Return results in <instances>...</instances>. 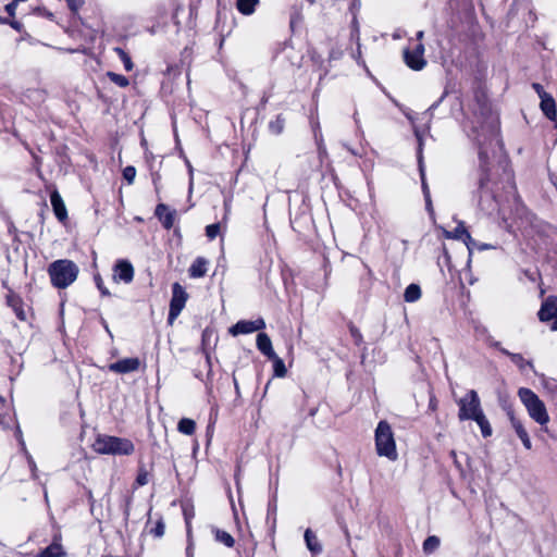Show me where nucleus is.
<instances>
[{"label":"nucleus","instance_id":"1","mask_svg":"<svg viewBox=\"0 0 557 557\" xmlns=\"http://www.w3.org/2000/svg\"><path fill=\"white\" fill-rule=\"evenodd\" d=\"M471 137L479 149L481 175L479 178V206L483 210L493 211L497 203L494 191L488 187V166L495 147L499 145L498 116L493 112L487 97L476 91L474 95L473 119L470 121Z\"/></svg>","mask_w":557,"mask_h":557},{"label":"nucleus","instance_id":"2","mask_svg":"<svg viewBox=\"0 0 557 557\" xmlns=\"http://www.w3.org/2000/svg\"><path fill=\"white\" fill-rule=\"evenodd\" d=\"M79 269L75 262L69 259H60L51 262L48 267V274L52 286L63 289L73 284L78 275Z\"/></svg>","mask_w":557,"mask_h":557},{"label":"nucleus","instance_id":"3","mask_svg":"<svg viewBox=\"0 0 557 557\" xmlns=\"http://www.w3.org/2000/svg\"><path fill=\"white\" fill-rule=\"evenodd\" d=\"M92 447L96 453L101 455L128 456L135 450L131 440L111 435H98Z\"/></svg>","mask_w":557,"mask_h":557},{"label":"nucleus","instance_id":"4","mask_svg":"<svg viewBox=\"0 0 557 557\" xmlns=\"http://www.w3.org/2000/svg\"><path fill=\"white\" fill-rule=\"evenodd\" d=\"M518 396L524 405L529 416L540 425H546L549 422V416L546 410L545 404L540 397L530 388L520 387Z\"/></svg>","mask_w":557,"mask_h":557},{"label":"nucleus","instance_id":"5","mask_svg":"<svg viewBox=\"0 0 557 557\" xmlns=\"http://www.w3.org/2000/svg\"><path fill=\"white\" fill-rule=\"evenodd\" d=\"M375 448L379 456L395 461L398 458L394 433L386 421H380L375 429Z\"/></svg>","mask_w":557,"mask_h":557},{"label":"nucleus","instance_id":"6","mask_svg":"<svg viewBox=\"0 0 557 557\" xmlns=\"http://www.w3.org/2000/svg\"><path fill=\"white\" fill-rule=\"evenodd\" d=\"M457 405L460 421L473 420L483 411L480 397L474 389L468 391L463 397L457 400Z\"/></svg>","mask_w":557,"mask_h":557},{"label":"nucleus","instance_id":"7","mask_svg":"<svg viewBox=\"0 0 557 557\" xmlns=\"http://www.w3.org/2000/svg\"><path fill=\"white\" fill-rule=\"evenodd\" d=\"M188 298V294L184 289V287L175 282L172 285V298L170 301L169 317L168 321L170 324L174 322V320L181 314L184 309L186 301Z\"/></svg>","mask_w":557,"mask_h":557},{"label":"nucleus","instance_id":"8","mask_svg":"<svg viewBox=\"0 0 557 557\" xmlns=\"http://www.w3.org/2000/svg\"><path fill=\"white\" fill-rule=\"evenodd\" d=\"M7 307L12 310L20 321H26L29 307L23 301V299L10 290L5 296Z\"/></svg>","mask_w":557,"mask_h":557},{"label":"nucleus","instance_id":"9","mask_svg":"<svg viewBox=\"0 0 557 557\" xmlns=\"http://www.w3.org/2000/svg\"><path fill=\"white\" fill-rule=\"evenodd\" d=\"M265 327V322L263 319H257L253 321L242 320L238 321L230 329V333L234 336L239 334H250L257 331H261Z\"/></svg>","mask_w":557,"mask_h":557},{"label":"nucleus","instance_id":"10","mask_svg":"<svg viewBox=\"0 0 557 557\" xmlns=\"http://www.w3.org/2000/svg\"><path fill=\"white\" fill-rule=\"evenodd\" d=\"M413 52L417 54V59H413L410 53V49L404 50V61L408 67H410L413 71H420L426 65V61L424 59V46L423 44H418L414 49H412Z\"/></svg>","mask_w":557,"mask_h":557},{"label":"nucleus","instance_id":"11","mask_svg":"<svg viewBox=\"0 0 557 557\" xmlns=\"http://www.w3.org/2000/svg\"><path fill=\"white\" fill-rule=\"evenodd\" d=\"M134 278V268L128 260H117L113 268V280L129 284Z\"/></svg>","mask_w":557,"mask_h":557},{"label":"nucleus","instance_id":"12","mask_svg":"<svg viewBox=\"0 0 557 557\" xmlns=\"http://www.w3.org/2000/svg\"><path fill=\"white\" fill-rule=\"evenodd\" d=\"M140 367V360L137 357L134 358H124L116 362L109 364V370L119 374H126L131 372H135Z\"/></svg>","mask_w":557,"mask_h":557},{"label":"nucleus","instance_id":"13","mask_svg":"<svg viewBox=\"0 0 557 557\" xmlns=\"http://www.w3.org/2000/svg\"><path fill=\"white\" fill-rule=\"evenodd\" d=\"M510 424L515 430L517 436L521 440L525 449L530 450L532 448V442L530 440L529 433L524 428L522 421L518 419L511 410L507 412Z\"/></svg>","mask_w":557,"mask_h":557},{"label":"nucleus","instance_id":"14","mask_svg":"<svg viewBox=\"0 0 557 557\" xmlns=\"http://www.w3.org/2000/svg\"><path fill=\"white\" fill-rule=\"evenodd\" d=\"M539 319L543 322L549 321L557 315V297L549 296L542 304L539 311Z\"/></svg>","mask_w":557,"mask_h":557},{"label":"nucleus","instance_id":"15","mask_svg":"<svg viewBox=\"0 0 557 557\" xmlns=\"http://www.w3.org/2000/svg\"><path fill=\"white\" fill-rule=\"evenodd\" d=\"M50 202L54 212L55 218L60 222L67 220V210L64 201L58 190H53L50 195Z\"/></svg>","mask_w":557,"mask_h":557},{"label":"nucleus","instance_id":"16","mask_svg":"<svg viewBox=\"0 0 557 557\" xmlns=\"http://www.w3.org/2000/svg\"><path fill=\"white\" fill-rule=\"evenodd\" d=\"M156 216L161 221L165 230H171L174 225L175 211H170L164 203H159L154 211Z\"/></svg>","mask_w":557,"mask_h":557},{"label":"nucleus","instance_id":"17","mask_svg":"<svg viewBox=\"0 0 557 557\" xmlns=\"http://www.w3.org/2000/svg\"><path fill=\"white\" fill-rule=\"evenodd\" d=\"M414 135L419 143V148H418L419 172H420V176H421L422 191H423V195L425 198V197H430V189H429V186L425 181L424 166H423V162H422V145H423L422 136L418 128H414Z\"/></svg>","mask_w":557,"mask_h":557},{"label":"nucleus","instance_id":"18","mask_svg":"<svg viewBox=\"0 0 557 557\" xmlns=\"http://www.w3.org/2000/svg\"><path fill=\"white\" fill-rule=\"evenodd\" d=\"M446 236L448 238L463 240L469 252L471 253V245H474V239L471 237V235L469 234V232L467 231L462 223H459V225L451 233H447Z\"/></svg>","mask_w":557,"mask_h":557},{"label":"nucleus","instance_id":"19","mask_svg":"<svg viewBox=\"0 0 557 557\" xmlns=\"http://www.w3.org/2000/svg\"><path fill=\"white\" fill-rule=\"evenodd\" d=\"M541 110L544 115L550 121H557V110L554 98L550 95H545L541 99Z\"/></svg>","mask_w":557,"mask_h":557},{"label":"nucleus","instance_id":"20","mask_svg":"<svg viewBox=\"0 0 557 557\" xmlns=\"http://www.w3.org/2000/svg\"><path fill=\"white\" fill-rule=\"evenodd\" d=\"M208 260L203 257H198L189 267L188 273L193 278L203 277L207 273Z\"/></svg>","mask_w":557,"mask_h":557},{"label":"nucleus","instance_id":"21","mask_svg":"<svg viewBox=\"0 0 557 557\" xmlns=\"http://www.w3.org/2000/svg\"><path fill=\"white\" fill-rule=\"evenodd\" d=\"M305 543L307 548L313 555H320L323 550L321 543L319 542L315 533L311 529H307L304 534Z\"/></svg>","mask_w":557,"mask_h":557},{"label":"nucleus","instance_id":"22","mask_svg":"<svg viewBox=\"0 0 557 557\" xmlns=\"http://www.w3.org/2000/svg\"><path fill=\"white\" fill-rule=\"evenodd\" d=\"M257 348L268 358L275 357V351L272 347V342L268 334L259 333L257 335Z\"/></svg>","mask_w":557,"mask_h":557},{"label":"nucleus","instance_id":"23","mask_svg":"<svg viewBox=\"0 0 557 557\" xmlns=\"http://www.w3.org/2000/svg\"><path fill=\"white\" fill-rule=\"evenodd\" d=\"M258 4L259 0H236V8L244 15L252 14Z\"/></svg>","mask_w":557,"mask_h":557},{"label":"nucleus","instance_id":"24","mask_svg":"<svg viewBox=\"0 0 557 557\" xmlns=\"http://www.w3.org/2000/svg\"><path fill=\"white\" fill-rule=\"evenodd\" d=\"M472 421L476 422V424L479 425V428L481 430L483 437L486 438L492 435L493 430H492V426H491L484 411H482L479 416H476Z\"/></svg>","mask_w":557,"mask_h":557},{"label":"nucleus","instance_id":"25","mask_svg":"<svg viewBox=\"0 0 557 557\" xmlns=\"http://www.w3.org/2000/svg\"><path fill=\"white\" fill-rule=\"evenodd\" d=\"M499 351L502 354L508 356L510 358V360L516 366H518L521 370H523L527 366H529L530 368L533 367L532 362L531 361H525V359L523 358V356L521 354L510 352L506 348H499Z\"/></svg>","mask_w":557,"mask_h":557},{"label":"nucleus","instance_id":"26","mask_svg":"<svg viewBox=\"0 0 557 557\" xmlns=\"http://www.w3.org/2000/svg\"><path fill=\"white\" fill-rule=\"evenodd\" d=\"M64 554L63 548L58 543H52L40 550L35 557H60Z\"/></svg>","mask_w":557,"mask_h":557},{"label":"nucleus","instance_id":"27","mask_svg":"<svg viewBox=\"0 0 557 557\" xmlns=\"http://www.w3.org/2000/svg\"><path fill=\"white\" fill-rule=\"evenodd\" d=\"M421 297V288L418 284H410L406 287L404 293V299L406 302H414Z\"/></svg>","mask_w":557,"mask_h":557},{"label":"nucleus","instance_id":"28","mask_svg":"<svg viewBox=\"0 0 557 557\" xmlns=\"http://www.w3.org/2000/svg\"><path fill=\"white\" fill-rule=\"evenodd\" d=\"M177 430L185 435H193L196 431V422L188 418H182L177 423Z\"/></svg>","mask_w":557,"mask_h":557},{"label":"nucleus","instance_id":"29","mask_svg":"<svg viewBox=\"0 0 557 557\" xmlns=\"http://www.w3.org/2000/svg\"><path fill=\"white\" fill-rule=\"evenodd\" d=\"M215 540L222 544H224L226 547H233L235 544L234 537L226 531L215 529L214 530Z\"/></svg>","mask_w":557,"mask_h":557},{"label":"nucleus","instance_id":"30","mask_svg":"<svg viewBox=\"0 0 557 557\" xmlns=\"http://www.w3.org/2000/svg\"><path fill=\"white\" fill-rule=\"evenodd\" d=\"M285 126V119L282 114L276 115L274 120L269 123V129L272 134L278 135L283 132Z\"/></svg>","mask_w":557,"mask_h":557},{"label":"nucleus","instance_id":"31","mask_svg":"<svg viewBox=\"0 0 557 557\" xmlns=\"http://www.w3.org/2000/svg\"><path fill=\"white\" fill-rule=\"evenodd\" d=\"M269 359L273 361L274 375L284 377L287 372L284 361L276 354L275 357Z\"/></svg>","mask_w":557,"mask_h":557},{"label":"nucleus","instance_id":"32","mask_svg":"<svg viewBox=\"0 0 557 557\" xmlns=\"http://www.w3.org/2000/svg\"><path fill=\"white\" fill-rule=\"evenodd\" d=\"M113 51L119 55L120 60L123 62L124 69L127 72H131L134 67V64L132 62L129 54L120 47H115Z\"/></svg>","mask_w":557,"mask_h":557},{"label":"nucleus","instance_id":"33","mask_svg":"<svg viewBox=\"0 0 557 557\" xmlns=\"http://www.w3.org/2000/svg\"><path fill=\"white\" fill-rule=\"evenodd\" d=\"M440 546V539L435 535H431L423 542V550L426 554H431L436 550Z\"/></svg>","mask_w":557,"mask_h":557},{"label":"nucleus","instance_id":"34","mask_svg":"<svg viewBox=\"0 0 557 557\" xmlns=\"http://www.w3.org/2000/svg\"><path fill=\"white\" fill-rule=\"evenodd\" d=\"M108 77L110 78L111 82H113L114 84H116L120 87H127L129 85L128 78L121 74L109 72Z\"/></svg>","mask_w":557,"mask_h":557},{"label":"nucleus","instance_id":"35","mask_svg":"<svg viewBox=\"0 0 557 557\" xmlns=\"http://www.w3.org/2000/svg\"><path fill=\"white\" fill-rule=\"evenodd\" d=\"M149 482V472L145 468V466H140L138 468V473L136 476V484L138 486H144Z\"/></svg>","mask_w":557,"mask_h":557},{"label":"nucleus","instance_id":"36","mask_svg":"<svg viewBox=\"0 0 557 557\" xmlns=\"http://www.w3.org/2000/svg\"><path fill=\"white\" fill-rule=\"evenodd\" d=\"M165 524L163 519L160 517L156 522V525L150 529L149 533L154 537H162L164 535Z\"/></svg>","mask_w":557,"mask_h":557},{"label":"nucleus","instance_id":"37","mask_svg":"<svg viewBox=\"0 0 557 557\" xmlns=\"http://www.w3.org/2000/svg\"><path fill=\"white\" fill-rule=\"evenodd\" d=\"M220 233V224L213 223L206 227V235L210 239H214Z\"/></svg>","mask_w":557,"mask_h":557},{"label":"nucleus","instance_id":"38","mask_svg":"<svg viewBox=\"0 0 557 557\" xmlns=\"http://www.w3.org/2000/svg\"><path fill=\"white\" fill-rule=\"evenodd\" d=\"M136 176V169L132 165L126 166L123 170V177L128 184H132Z\"/></svg>","mask_w":557,"mask_h":557},{"label":"nucleus","instance_id":"39","mask_svg":"<svg viewBox=\"0 0 557 557\" xmlns=\"http://www.w3.org/2000/svg\"><path fill=\"white\" fill-rule=\"evenodd\" d=\"M349 332L351 337L354 338L355 343L357 345H360L362 342V335L358 327H356L354 324L349 325Z\"/></svg>","mask_w":557,"mask_h":557},{"label":"nucleus","instance_id":"40","mask_svg":"<svg viewBox=\"0 0 557 557\" xmlns=\"http://www.w3.org/2000/svg\"><path fill=\"white\" fill-rule=\"evenodd\" d=\"M95 282H96V285L98 287V289L100 290L101 295L103 296H110V292L108 290V288L103 285V281L101 278L100 275H96L95 276Z\"/></svg>","mask_w":557,"mask_h":557},{"label":"nucleus","instance_id":"41","mask_svg":"<svg viewBox=\"0 0 557 557\" xmlns=\"http://www.w3.org/2000/svg\"><path fill=\"white\" fill-rule=\"evenodd\" d=\"M496 247L491 244L480 243L474 239V245H471V251L476 249L479 251L495 249Z\"/></svg>","mask_w":557,"mask_h":557},{"label":"nucleus","instance_id":"42","mask_svg":"<svg viewBox=\"0 0 557 557\" xmlns=\"http://www.w3.org/2000/svg\"><path fill=\"white\" fill-rule=\"evenodd\" d=\"M446 96H447V91L445 90L443 92V95L440 97V99L429 107V109L426 110L425 113L430 115V119L433 116L434 110L442 103V101L444 100V98Z\"/></svg>","mask_w":557,"mask_h":557},{"label":"nucleus","instance_id":"43","mask_svg":"<svg viewBox=\"0 0 557 557\" xmlns=\"http://www.w3.org/2000/svg\"><path fill=\"white\" fill-rule=\"evenodd\" d=\"M446 96H447V91L445 90L443 92V95L440 97V99L429 107V109L426 110L425 113L430 115V119L433 116L434 110L442 103V101L444 100V98Z\"/></svg>","mask_w":557,"mask_h":557},{"label":"nucleus","instance_id":"44","mask_svg":"<svg viewBox=\"0 0 557 557\" xmlns=\"http://www.w3.org/2000/svg\"><path fill=\"white\" fill-rule=\"evenodd\" d=\"M351 27V37L359 41V24L356 17L352 20Z\"/></svg>","mask_w":557,"mask_h":557},{"label":"nucleus","instance_id":"45","mask_svg":"<svg viewBox=\"0 0 557 557\" xmlns=\"http://www.w3.org/2000/svg\"><path fill=\"white\" fill-rule=\"evenodd\" d=\"M67 5L72 12H77L82 7V1L77 0H66Z\"/></svg>","mask_w":557,"mask_h":557},{"label":"nucleus","instance_id":"46","mask_svg":"<svg viewBox=\"0 0 557 557\" xmlns=\"http://www.w3.org/2000/svg\"><path fill=\"white\" fill-rule=\"evenodd\" d=\"M532 87H533V89L536 91V94L539 95V97H540L541 99L543 98V96L548 95V94L544 90L543 86H542L541 84H539V83H533V84H532Z\"/></svg>","mask_w":557,"mask_h":557},{"label":"nucleus","instance_id":"47","mask_svg":"<svg viewBox=\"0 0 557 557\" xmlns=\"http://www.w3.org/2000/svg\"><path fill=\"white\" fill-rule=\"evenodd\" d=\"M16 7L17 2L13 0L11 3L7 4L4 9L10 16H14Z\"/></svg>","mask_w":557,"mask_h":557},{"label":"nucleus","instance_id":"48","mask_svg":"<svg viewBox=\"0 0 557 557\" xmlns=\"http://www.w3.org/2000/svg\"><path fill=\"white\" fill-rule=\"evenodd\" d=\"M34 13H36L38 15L47 16L49 18H51L53 16V14L51 12H49L45 8H40V7L35 8Z\"/></svg>","mask_w":557,"mask_h":557},{"label":"nucleus","instance_id":"49","mask_svg":"<svg viewBox=\"0 0 557 557\" xmlns=\"http://www.w3.org/2000/svg\"><path fill=\"white\" fill-rule=\"evenodd\" d=\"M429 409L431 411H435L437 409V399L433 394H431V396H430Z\"/></svg>","mask_w":557,"mask_h":557},{"label":"nucleus","instance_id":"50","mask_svg":"<svg viewBox=\"0 0 557 557\" xmlns=\"http://www.w3.org/2000/svg\"><path fill=\"white\" fill-rule=\"evenodd\" d=\"M342 54H343V52H342L341 50H335V49H333V50L330 52L329 58H330V60H338V59H341V58H342Z\"/></svg>","mask_w":557,"mask_h":557},{"label":"nucleus","instance_id":"51","mask_svg":"<svg viewBox=\"0 0 557 557\" xmlns=\"http://www.w3.org/2000/svg\"><path fill=\"white\" fill-rule=\"evenodd\" d=\"M487 343H488V345H490V346L495 347V348H497L498 350H499V348H503V347L500 346V343H499V342L494 341V339H492L491 337H488V338H487Z\"/></svg>","mask_w":557,"mask_h":557},{"label":"nucleus","instance_id":"52","mask_svg":"<svg viewBox=\"0 0 557 557\" xmlns=\"http://www.w3.org/2000/svg\"><path fill=\"white\" fill-rule=\"evenodd\" d=\"M10 25H11L14 29H16V30H18V32H21L22 26H23V25H22V23H21V22H18V21H12V22H10Z\"/></svg>","mask_w":557,"mask_h":557},{"label":"nucleus","instance_id":"53","mask_svg":"<svg viewBox=\"0 0 557 557\" xmlns=\"http://www.w3.org/2000/svg\"><path fill=\"white\" fill-rule=\"evenodd\" d=\"M129 504H131V499H127L126 500V507H125V510H124V518H125V520H127L128 517H129Z\"/></svg>","mask_w":557,"mask_h":557},{"label":"nucleus","instance_id":"54","mask_svg":"<svg viewBox=\"0 0 557 557\" xmlns=\"http://www.w3.org/2000/svg\"><path fill=\"white\" fill-rule=\"evenodd\" d=\"M276 511V504L275 502H272L269 504V508H268V513L270 515L271 512L275 513Z\"/></svg>","mask_w":557,"mask_h":557},{"label":"nucleus","instance_id":"55","mask_svg":"<svg viewBox=\"0 0 557 557\" xmlns=\"http://www.w3.org/2000/svg\"><path fill=\"white\" fill-rule=\"evenodd\" d=\"M425 207H426V210L428 211H432V201H431V196L430 197H425Z\"/></svg>","mask_w":557,"mask_h":557},{"label":"nucleus","instance_id":"56","mask_svg":"<svg viewBox=\"0 0 557 557\" xmlns=\"http://www.w3.org/2000/svg\"><path fill=\"white\" fill-rule=\"evenodd\" d=\"M15 435H16L17 440L20 441L21 445L24 447V441L22 438V432H21L20 428L16 429Z\"/></svg>","mask_w":557,"mask_h":557},{"label":"nucleus","instance_id":"57","mask_svg":"<svg viewBox=\"0 0 557 557\" xmlns=\"http://www.w3.org/2000/svg\"><path fill=\"white\" fill-rule=\"evenodd\" d=\"M29 466H30V469H32V472H33V476L35 478L36 465H35V461L33 459H30V458H29Z\"/></svg>","mask_w":557,"mask_h":557},{"label":"nucleus","instance_id":"58","mask_svg":"<svg viewBox=\"0 0 557 557\" xmlns=\"http://www.w3.org/2000/svg\"><path fill=\"white\" fill-rule=\"evenodd\" d=\"M269 98H270V95L264 92V95H263V97L261 99V102H262L263 106L269 101Z\"/></svg>","mask_w":557,"mask_h":557},{"label":"nucleus","instance_id":"59","mask_svg":"<svg viewBox=\"0 0 557 557\" xmlns=\"http://www.w3.org/2000/svg\"><path fill=\"white\" fill-rule=\"evenodd\" d=\"M553 319H554V321H553V324H552V330L553 331H557V314Z\"/></svg>","mask_w":557,"mask_h":557},{"label":"nucleus","instance_id":"60","mask_svg":"<svg viewBox=\"0 0 557 557\" xmlns=\"http://www.w3.org/2000/svg\"><path fill=\"white\" fill-rule=\"evenodd\" d=\"M159 178H160V176H159V175H154V176H153V184H154V187H156V190H157V191H158V189H159V188H158V182H159Z\"/></svg>","mask_w":557,"mask_h":557},{"label":"nucleus","instance_id":"61","mask_svg":"<svg viewBox=\"0 0 557 557\" xmlns=\"http://www.w3.org/2000/svg\"><path fill=\"white\" fill-rule=\"evenodd\" d=\"M423 36H424V32H423V30H419V32L417 33V39H418V40H422Z\"/></svg>","mask_w":557,"mask_h":557},{"label":"nucleus","instance_id":"62","mask_svg":"<svg viewBox=\"0 0 557 557\" xmlns=\"http://www.w3.org/2000/svg\"><path fill=\"white\" fill-rule=\"evenodd\" d=\"M186 553H187V557H193L191 546L190 545H188V547L186 548Z\"/></svg>","mask_w":557,"mask_h":557},{"label":"nucleus","instance_id":"63","mask_svg":"<svg viewBox=\"0 0 557 557\" xmlns=\"http://www.w3.org/2000/svg\"><path fill=\"white\" fill-rule=\"evenodd\" d=\"M410 53H411V57H412L413 59H417V54H416V52H413L412 50H410Z\"/></svg>","mask_w":557,"mask_h":557},{"label":"nucleus","instance_id":"64","mask_svg":"<svg viewBox=\"0 0 557 557\" xmlns=\"http://www.w3.org/2000/svg\"><path fill=\"white\" fill-rule=\"evenodd\" d=\"M354 119H355L356 124H358V123H359V120H358V117H357V113H355V114H354Z\"/></svg>","mask_w":557,"mask_h":557}]
</instances>
